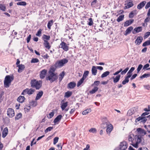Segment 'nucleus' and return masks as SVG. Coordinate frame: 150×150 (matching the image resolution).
Returning a JSON list of instances; mask_svg holds the SVG:
<instances>
[{"mask_svg":"<svg viewBox=\"0 0 150 150\" xmlns=\"http://www.w3.org/2000/svg\"><path fill=\"white\" fill-rule=\"evenodd\" d=\"M129 69L128 67L126 68L125 70L122 71V69L121 68L122 71H121V74L122 75L125 74Z\"/></svg>","mask_w":150,"mask_h":150,"instance_id":"39","label":"nucleus"},{"mask_svg":"<svg viewBox=\"0 0 150 150\" xmlns=\"http://www.w3.org/2000/svg\"><path fill=\"white\" fill-rule=\"evenodd\" d=\"M43 93V92L42 91H41L38 93L36 97L35 100H37L39 99L42 96Z\"/></svg>","mask_w":150,"mask_h":150,"instance_id":"22","label":"nucleus"},{"mask_svg":"<svg viewBox=\"0 0 150 150\" xmlns=\"http://www.w3.org/2000/svg\"><path fill=\"white\" fill-rule=\"evenodd\" d=\"M110 73L109 71H107L105 72H104L101 75V77L102 78L105 77L108 75Z\"/></svg>","mask_w":150,"mask_h":150,"instance_id":"31","label":"nucleus"},{"mask_svg":"<svg viewBox=\"0 0 150 150\" xmlns=\"http://www.w3.org/2000/svg\"><path fill=\"white\" fill-rule=\"evenodd\" d=\"M64 100H63L61 101L62 105L61 108L62 110H64L66 108V102H64Z\"/></svg>","mask_w":150,"mask_h":150,"instance_id":"32","label":"nucleus"},{"mask_svg":"<svg viewBox=\"0 0 150 150\" xmlns=\"http://www.w3.org/2000/svg\"><path fill=\"white\" fill-rule=\"evenodd\" d=\"M22 117V114L20 113L17 114L15 117V120H18L19 119L21 118Z\"/></svg>","mask_w":150,"mask_h":150,"instance_id":"37","label":"nucleus"},{"mask_svg":"<svg viewBox=\"0 0 150 150\" xmlns=\"http://www.w3.org/2000/svg\"><path fill=\"white\" fill-rule=\"evenodd\" d=\"M7 115L10 117H12L14 116V110L11 108H8L7 110Z\"/></svg>","mask_w":150,"mask_h":150,"instance_id":"7","label":"nucleus"},{"mask_svg":"<svg viewBox=\"0 0 150 150\" xmlns=\"http://www.w3.org/2000/svg\"><path fill=\"white\" fill-rule=\"evenodd\" d=\"M57 146L58 147V150H61L62 149V144L61 143H60L58 144Z\"/></svg>","mask_w":150,"mask_h":150,"instance_id":"59","label":"nucleus"},{"mask_svg":"<svg viewBox=\"0 0 150 150\" xmlns=\"http://www.w3.org/2000/svg\"><path fill=\"white\" fill-rule=\"evenodd\" d=\"M104 125H105V126H106V132L107 133L110 135L113 129L112 125L111 124L108 122H106Z\"/></svg>","mask_w":150,"mask_h":150,"instance_id":"6","label":"nucleus"},{"mask_svg":"<svg viewBox=\"0 0 150 150\" xmlns=\"http://www.w3.org/2000/svg\"><path fill=\"white\" fill-rule=\"evenodd\" d=\"M134 21V20L133 19L127 21L125 23L124 26V27L128 26L132 23Z\"/></svg>","mask_w":150,"mask_h":150,"instance_id":"18","label":"nucleus"},{"mask_svg":"<svg viewBox=\"0 0 150 150\" xmlns=\"http://www.w3.org/2000/svg\"><path fill=\"white\" fill-rule=\"evenodd\" d=\"M42 56L44 59H47L49 57V56L47 54H45V55L43 54V55H42Z\"/></svg>","mask_w":150,"mask_h":150,"instance_id":"63","label":"nucleus"},{"mask_svg":"<svg viewBox=\"0 0 150 150\" xmlns=\"http://www.w3.org/2000/svg\"><path fill=\"white\" fill-rule=\"evenodd\" d=\"M53 21L52 20H51L50 21H49L47 23V28L49 29H50L51 27L53 24Z\"/></svg>","mask_w":150,"mask_h":150,"instance_id":"41","label":"nucleus"},{"mask_svg":"<svg viewBox=\"0 0 150 150\" xmlns=\"http://www.w3.org/2000/svg\"><path fill=\"white\" fill-rule=\"evenodd\" d=\"M76 86V83L74 82H71L68 84L67 88L70 89L74 88Z\"/></svg>","mask_w":150,"mask_h":150,"instance_id":"11","label":"nucleus"},{"mask_svg":"<svg viewBox=\"0 0 150 150\" xmlns=\"http://www.w3.org/2000/svg\"><path fill=\"white\" fill-rule=\"evenodd\" d=\"M133 29V28L132 26H130L128 27L126 30L125 33H124V35H127L129 34L132 30Z\"/></svg>","mask_w":150,"mask_h":150,"instance_id":"16","label":"nucleus"},{"mask_svg":"<svg viewBox=\"0 0 150 150\" xmlns=\"http://www.w3.org/2000/svg\"><path fill=\"white\" fill-rule=\"evenodd\" d=\"M42 30L40 29L38 31L37 33L36 34V35L39 37L41 36L42 33Z\"/></svg>","mask_w":150,"mask_h":150,"instance_id":"55","label":"nucleus"},{"mask_svg":"<svg viewBox=\"0 0 150 150\" xmlns=\"http://www.w3.org/2000/svg\"><path fill=\"white\" fill-rule=\"evenodd\" d=\"M128 147V144L125 142H123L120 143V149L121 150H125Z\"/></svg>","mask_w":150,"mask_h":150,"instance_id":"8","label":"nucleus"},{"mask_svg":"<svg viewBox=\"0 0 150 150\" xmlns=\"http://www.w3.org/2000/svg\"><path fill=\"white\" fill-rule=\"evenodd\" d=\"M30 84L31 87L35 88L36 90H39L42 86V81H38L35 79H33L31 80Z\"/></svg>","mask_w":150,"mask_h":150,"instance_id":"2","label":"nucleus"},{"mask_svg":"<svg viewBox=\"0 0 150 150\" xmlns=\"http://www.w3.org/2000/svg\"><path fill=\"white\" fill-rule=\"evenodd\" d=\"M147 119L145 117H142V121L140 122H142L143 123H144L147 121Z\"/></svg>","mask_w":150,"mask_h":150,"instance_id":"64","label":"nucleus"},{"mask_svg":"<svg viewBox=\"0 0 150 150\" xmlns=\"http://www.w3.org/2000/svg\"><path fill=\"white\" fill-rule=\"evenodd\" d=\"M90 132L95 133L96 132V129L95 128H91L89 130Z\"/></svg>","mask_w":150,"mask_h":150,"instance_id":"52","label":"nucleus"},{"mask_svg":"<svg viewBox=\"0 0 150 150\" xmlns=\"http://www.w3.org/2000/svg\"><path fill=\"white\" fill-rule=\"evenodd\" d=\"M16 4L18 5L25 6L26 5L27 3L25 1H22L18 2Z\"/></svg>","mask_w":150,"mask_h":150,"instance_id":"34","label":"nucleus"},{"mask_svg":"<svg viewBox=\"0 0 150 150\" xmlns=\"http://www.w3.org/2000/svg\"><path fill=\"white\" fill-rule=\"evenodd\" d=\"M53 128V127H47L45 130V133L48 132L50 131Z\"/></svg>","mask_w":150,"mask_h":150,"instance_id":"49","label":"nucleus"},{"mask_svg":"<svg viewBox=\"0 0 150 150\" xmlns=\"http://www.w3.org/2000/svg\"><path fill=\"white\" fill-rule=\"evenodd\" d=\"M57 68V67H55L54 66V65H53L51 67L49 70L48 71V73H50V72L52 73H56L54 72L55 71L56 68Z\"/></svg>","mask_w":150,"mask_h":150,"instance_id":"24","label":"nucleus"},{"mask_svg":"<svg viewBox=\"0 0 150 150\" xmlns=\"http://www.w3.org/2000/svg\"><path fill=\"white\" fill-rule=\"evenodd\" d=\"M100 83V81H95L94 82V83L92 84V86H94L95 85L96 86H98Z\"/></svg>","mask_w":150,"mask_h":150,"instance_id":"47","label":"nucleus"},{"mask_svg":"<svg viewBox=\"0 0 150 150\" xmlns=\"http://www.w3.org/2000/svg\"><path fill=\"white\" fill-rule=\"evenodd\" d=\"M125 6L124 7V9H126L132 7L134 5V4L133 1H129L127 2L126 4H125Z\"/></svg>","mask_w":150,"mask_h":150,"instance_id":"9","label":"nucleus"},{"mask_svg":"<svg viewBox=\"0 0 150 150\" xmlns=\"http://www.w3.org/2000/svg\"><path fill=\"white\" fill-rule=\"evenodd\" d=\"M44 45H45V47L48 49H50V44L49 42L46 40H44Z\"/></svg>","mask_w":150,"mask_h":150,"instance_id":"29","label":"nucleus"},{"mask_svg":"<svg viewBox=\"0 0 150 150\" xmlns=\"http://www.w3.org/2000/svg\"><path fill=\"white\" fill-rule=\"evenodd\" d=\"M150 44L149 43V40H148L146 42H144L143 45L142 46L143 47H145L147 45H150Z\"/></svg>","mask_w":150,"mask_h":150,"instance_id":"53","label":"nucleus"},{"mask_svg":"<svg viewBox=\"0 0 150 150\" xmlns=\"http://www.w3.org/2000/svg\"><path fill=\"white\" fill-rule=\"evenodd\" d=\"M124 15H122L119 16V17L117 18V21L118 22H120L122 21L124 18Z\"/></svg>","mask_w":150,"mask_h":150,"instance_id":"33","label":"nucleus"},{"mask_svg":"<svg viewBox=\"0 0 150 150\" xmlns=\"http://www.w3.org/2000/svg\"><path fill=\"white\" fill-rule=\"evenodd\" d=\"M59 47L62 48L64 50L66 51V43L64 42H62L60 44Z\"/></svg>","mask_w":150,"mask_h":150,"instance_id":"30","label":"nucleus"},{"mask_svg":"<svg viewBox=\"0 0 150 150\" xmlns=\"http://www.w3.org/2000/svg\"><path fill=\"white\" fill-rule=\"evenodd\" d=\"M35 91V89L30 88H26L23 90L21 93L22 95H25L26 94L28 95H30L33 94Z\"/></svg>","mask_w":150,"mask_h":150,"instance_id":"4","label":"nucleus"},{"mask_svg":"<svg viewBox=\"0 0 150 150\" xmlns=\"http://www.w3.org/2000/svg\"><path fill=\"white\" fill-rule=\"evenodd\" d=\"M146 3L145 1H143L138 4L137 6V8L139 9H141Z\"/></svg>","mask_w":150,"mask_h":150,"instance_id":"15","label":"nucleus"},{"mask_svg":"<svg viewBox=\"0 0 150 150\" xmlns=\"http://www.w3.org/2000/svg\"><path fill=\"white\" fill-rule=\"evenodd\" d=\"M62 117V116L61 115H58L54 120L53 121L55 123H56L57 122L59 121L61 119Z\"/></svg>","mask_w":150,"mask_h":150,"instance_id":"25","label":"nucleus"},{"mask_svg":"<svg viewBox=\"0 0 150 150\" xmlns=\"http://www.w3.org/2000/svg\"><path fill=\"white\" fill-rule=\"evenodd\" d=\"M91 109L90 108L87 109L83 111L82 114L83 115H86L88 114L89 112H91Z\"/></svg>","mask_w":150,"mask_h":150,"instance_id":"35","label":"nucleus"},{"mask_svg":"<svg viewBox=\"0 0 150 150\" xmlns=\"http://www.w3.org/2000/svg\"><path fill=\"white\" fill-rule=\"evenodd\" d=\"M89 73V71H85L84 73L82 78L85 79L86 78L87 76L88 75Z\"/></svg>","mask_w":150,"mask_h":150,"instance_id":"43","label":"nucleus"},{"mask_svg":"<svg viewBox=\"0 0 150 150\" xmlns=\"http://www.w3.org/2000/svg\"><path fill=\"white\" fill-rule=\"evenodd\" d=\"M30 103L31 105L33 107H35L36 106L37 104V102L35 101H32Z\"/></svg>","mask_w":150,"mask_h":150,"instance_id":"54","label":"nucleus"},{"mask_svg":"<svg viewBox=\"0 0 150 150\" xmlns=\"http://www.w3.org/2000/svg\"><path fill=\"white\" fill-rule=\"evenodd\" d=\"M134 135L133 134H131L128 136V140L129 142H131L132 143H133V137Z\"/></svg>","mask_w":150,"mask_h":150,"instance_id":"36","label":"nucleus"},{"mask_svg":"<svg viewBox=\"0 0 150 150\" xmlns=\"http://www.w3.org/2000/svg\"><path fill=\"white\" fill-rule=\"evenodd\" d=\"M142 30V27H139L137 28H135L132 31V33L133 34H135L141 32Z\"/></svg>","mask_w":150,"mask_h":150,"instance_id":"17","label":"nucleus"},{"mask_svg":"<svg viewBox=\"0 0 150 150\" xmlns=\"http://www.w3.org/2000/svg\"><path fill=\"white\" fill-rule=\"evenodd\" d=\"M132 75V73L128 72L127 74V76H126V77H127V78L129 79V78L131 77Z\"/></svg>","mask_w":150,"mask_h":150,"instance_id":"61","label":"nucleus"},{"mask_svg":"<svg viewBox=\"0 0 150 150\" xmlns=\"http://www.w3.org/2000/svg\"><path fill=\"white\" fill-rule=\"evenodd\" d=\"M143 86L145 89L147 90H149L150 89V86L149 85H144Z\"/></svg>","mask_w":150,"mask_h":150,"instance_id":"60","label":"nucleus"},{"mask_svg":"<svg viewBox=\"0 0 150 150\" xmlns=\"http://www.w3.org/2000/svg\"><path fill=\"white\" fill-rule=\"evenodd\" d=\"M137 131L139 134H140L142 136H144L146 134V132L144 130L140 128H137Z\"/></svg>","mask_w":150,"mask_h":150,"instance_id":"14","label":"nucleus"},{"mask_svg":"<svg viewBox=\"0 0 150 150\" xmlns=\"http://www.w3.org/2000/svg\"><path fill=\"white\" fill-rule=\"evenodd\" d=\"M129 78L125 76V79L122 81V83L123 85H125L126 83H128L129 81Z\"/></svg>","mask_w":150,"mask_h":150,"instance_id":"42","label":"nucleus"},{"mask_svg":"<svg viewBox=\"0 0 150 150\" xmlns=\"http://www.w3.org/2000/svg\"><path fill=\"white\" fill-rule=\"evenodd\" d=\"M143 65L142 64H140L139 65L137 69V73H139Z\"/></svg>","mask_w":150,"mask_h":150,"instance_id":"50","label":"nucleus"},{"mask_svg":"<svg viewBox=\"0 0 150 150\" xmlns=\"http://www.w3.org/2000/svg\"><path fill=\"white\" fill-rule=\"evenodd\" d=\"M138 150H149L148 149L145 147L142 146L139 148Z\"/></svg>","mask_w":150,"mask_h":150,"instance_id":"58","label":"nucleus"},{"mask_svg":"<svg viewBox=\"0 0 150 150\" xmlns=\"http://www.w3.org/2000/svg\"><path fill=\"white\" fill-rule=\"evenodd\" d=\"M39 62V60L37 58H33L31 61V63H36Z\"/></svg>","mask_w":150,"mask_h":150,"instance_id":"46","label":"nucleus"},{"mask_svg":"<svg viewBox=\"0 0 150 150\" xmlns=\"http://www.w3.org/2000/svg\"><path fill=\"white\" fill-rule=\"evenodd\" d=\"M98 87H95L93 88L91 91H90V93L92 94H94L98 91Z\"/></svg>","mask_w":150,"mask_h":150,"instance_id":"28","label":"nucleus"},{"mask_svg":"<svg viewBox=\"0 0 150 150\" xmlns=\"http://www.w3.org/2000/svg\"><path fill=\"white\" fill-rule=\"evenodd\" d=\"M59 137H55L54 139L53 144H55L58 142Z\"/></svg>","mask_w":150,"mask_h":150,"instance_id":"56","label":"nucleus"},{"mask_svg":"<svg viewBox=\"0 0 150 150\" xmlns=\"http://www.w3.org/2000/svg\"><path fill=\"white\" fill-rule=\"evenodd\" d=\"M0 10H2V11H4L6 10V6L3 4H0Z\"/></svg>","mask_w":150,"mask_h":150,"instance_id":"45","label":"nucleus"},{"mask_svg":"<svg viewBox=\"0 0 150 150\" xmlns=\"http://www.w3.org/2000/svg\"><path fill=\"white\" fill-rule=\"evenodd\" d=\"M42 38L44 39L49 40L50 38V36L45 35H43Z\"/></svg>","mask_w":150,"mask_h":150,"instance_id":"51","label":"nucleus"},{"mask_svg":"<svg viewBox=\"0 0 150 150\" xmlns=\"http://www.w3.org/2000/svg\"><path fill=\"white\" fill-rule=\"evenodd\" d=\"M73 92L70 91H68L66 92V98L70 97L72 94Z\"/></svg>","mask_w":150,"mask_h":150,"instance_id":"38","label":"nucleus"},{"mask_svg":"<svg viewBox=\"0 0 150 150\" xmlns=\"http://www.w3.org/2000/svg\"><path fill=\"white\" fill-rule=\"evenodd\" d=\"M65 75V73L64 71H63L58 76L59 82H60L62 79L63 78Z\"/></svg>","mask_w":150,"mask_h":150,"instance_id":"26","label":"nucleus"},{"mask_svg":"<svg viewBox=\"0 0 150 150\" xmlns=\"http://www.w3.org/2000/svg\"><path fill=\"white\" fill-rule=\"evenodd\" d=\"M18 67V73H21L24 70L25 68V66L24 64H21L18 65L17 66Z\"/></svg>","mask_w":150,"mask_h":150,"instance_id":"12","label":"nucleus"},{"mask_svg":"<svg viewBox=\"0 0 150 150\" xmlns=\"http://www.w3.org/2000/svg\"><path fill=\"white\" fill-rule=\"evenodd\" d=\"M150 76V74H145L142 76H140L141 79H143V78H147Z\"/></svg>","mask_w":150,"mask_h":150,"instance_id":"40","label":"nucleus"},{"mask_svg":"<svg viewBox=\"0 0 150 150\" xmlns=\"http://www.w3.org/2000/svg\"><path fill=\"white\" fill-rule=\"evenodd\" d=\"M47 72V70L45 69H43L41 71L40 74V78L41 79H44L45 76Z\"/></svg>","mask_w":150,"mask_h":150,"instance_id":"10","label":"nucleus"},{"mask_svg":"<svg viewBox=\"0 0 150 150\" xmlns=\"http://www.w3.org/2000/svg\"><path fill=\"white\" fill-rule=\"evenodd\" d=\"M84 79L83 78H82L78 82L77 84V87L79 86H80L82 83H83L84 80Z\"/></svg>","mask_w":150,"mask_h":150,"instance_id":"44","label":"nucleus"},{"mask_svg":"<svg viewBox=\"0 0 150 150\" xmlns=\"http://www.w3.org/2000/svg\"><path fill=\"white\" fill-rule=\"evenodd\" d=\"M58 77L57 73H48V75L46 76V79L47 81H49L51 83H52L57 81Z\"/></svg>","mask_w":150,"mask_h":150,"instance_id":"1","label":"nucleus"},{"mask_svg":"<svg viewBox=\"0 0 150 150\" xmlns=\"http://www.w3.org/2000/svg\"><path fill=\"white\" fill-rule=\"evenodd\" d=\"M136 142L139 144L141 141V137L140 135H136L135 137Z\"/></svg>","mask_w":150,"mask_h":150,"instance_id":"23","label":"nucleus"},{"mask_svg":"<svg viewBox=\"0 0 150 150\" xmlns=\"http://www.w3.org/2000/svg\"><path fill=\"white\" fill-rule=\"evenodd\" d=\"M143 38L142 37H138L135 41V43L136 45H139L142 42L143 40Z\"/></svg>","mask_w":150,"mask_h":150,"instance_id":"13","label":"nucleus"},{"mask_svg":"<svg viewBox=\"0 0 150 150\" xmlns=\"http://www.w3.org/2000/svg\"><path fill=\"white\" fill-rule=\"evenodd\" d=\"M121 75H118L117 76L115 77H112L111 79H113V82L115 83H117L119 81Z\"/></svg>","mask_w":150,"mask_h":150,"instance_id":"20","label":"nucleus"},{"mask_svg":"<svg viewBox=\"0 0 150 150\" xmlns=\"http://www.w3.org/2000/svg\"><path fill=\"white\" fill-rule=\"evenodd\" d=\"M8 132V129L7 127L5 128L2 132V137L5 138L7 135Z\"/></svg>","mask_w":150,"mask_h":150,"instance_id":"19","label":"nucleus"},{"mask_svg":"<svg viewBox=\"0 0 150 150\" xmlns=\"http://www.w3.org/2000/svg\"><path fill=\"white\" fill-rule=\"evenodd\" d=\"M89 22L88 23V24L90 26H91L93 24V22L92 19L91 18H90L88 19Z\"/></svg>","mask_w":150,"mask_h":150,"instance_id":"48","label":"nucleus"},{"mask_svg":"<svg viewBox=\"0 0 150 150\" xmlns=\"http://www.w3.org/2000/svg\"><path fill=\"white\" fill-rule=\"evenodd\" d=\"M135 12V11L131 12L129 14V17L131 18H133L134 17V13Z\"/></svg>","mask_w":150,"mask_h":150,"instance_id":"57","label":"nucleus"},{"mask_svg":"<svg viewBox=\"0 0 150 150\" xmlns=\"http://www.w3.org/2000/svg\"><path fill=\"white\" fill-rule=\"evenodd\" d=\"M25 99V98L23 96H20L17 98V100L20 103H23Z\"/></svg>","mask_w":150,"mask_h":150,"instance_id":"27","label":"nucleus"},{"mask_svg":"<svg viewBox=\"0 0 150 150\" xmlns=\"http://www.w3.org/2000/svg\"><path fill=\"white\" fill-rule=\"evenodd\" d=\"M14 79V76L13 75L6 76L5 78L4 84V86L6 88L9 87L11 85V83Z\"/></svg>","mask_w":150,"mask_h":150,"instance_id":"3","label":"nucleus"},{"mask_svg":"<svg viewBox=\"0 0 150 150\" xmlns=\"http://www.w3.org/2000/svg\"><path fill=\"white\" fill-rule=\"evenodd\" d=\"M97 69L96 66H93L91 69L92 74L93 75H96L97 73Z\"/></svg>","mask_w":150,"mask_h":150,"instance_id":"21","label":"nucleus"},{"mask_svg":"<svg viewBox=\"0 0 150 150\" xmlns=\"http://www.w3.org/2000/svg\"><path fill=\"white\" fill-rule=\"evenodd\" d=\"M142 116L141 117H139L138 118H137L136 119L135 121L136 122H138L140 121H142Z\"/></svg>","mask_w":150,"mask_h":150,"instance_id":"62","label":"nucleus"},{"mask_svg":"<svg viewBox=\"0 0 150 150\" xmlns=\"http://www.w3.org/2000/svg\"><path fill=\"white\" fill-rule=\"evenodd\" d=\"M65 63H66V58L56 62L54 64V66L57 68L63 66Z\"/></svg>","mask_w":150,"mask_h":150,"instance_id":"5","label":"nucleus"}]
</instances>
